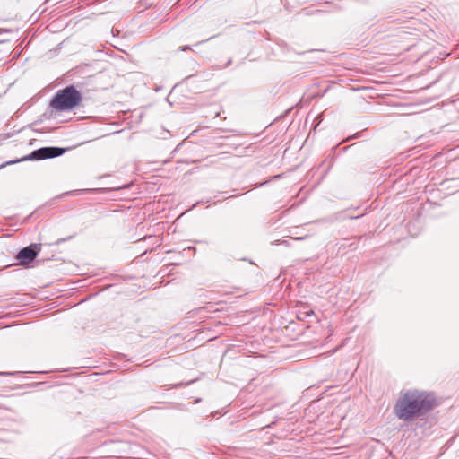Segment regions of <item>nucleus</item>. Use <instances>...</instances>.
<instances>
[{
	"label": "nucleus",
	"mask_w": 459,
	"mask_h": 459,
	"mask_svg": "<svg viewBox=\"0 0 459 459\" xmlns=\"http://www.w3.org/2000/svg\"><path fill=\"white\" fill-rule=\"evenodd\" d=\"M81 100V93L74 86H68L56 93L50 105L55 110L66 111L73 109Z\"/></svg>",
	"instance_id": "2"
},
{
	"label": "nucleus",
	"mask_w": 459,
	"mask_h": 459,
	"mask_svg": "<svg viewBox=\"0 0 459 459\" xmlns=\"http://www.w3.org/2000/svg\"><path fill=\"white\" fill-rule=\"evenodd\" d=\"M279 244H282V245L288 246V241L281 240V241H279Z\"/></svg>",
	"instance_id": "5"
},
{
	"label": "nucleus",
	"mask_w": 459,
	"mask_h": 459,
	"mask_svg": "<svg viewBox=\"0 0 459 459\" xmlns=\"http://www.w3.org/2000/svg\"><path fill=\"white\" fill-rule=\"evenodd\" d=\"M40 250V247L38 245H31L22 248L16 255V259L20 264H29L32 262Z\"/></svg>",
	"instance_id": "4"
},
{
	"label": "nucleus",
	"mask_w": 459,
	"mask_h": 459,
	"mask_svg": "<svg viewBox=\"0 0 459 459\" xmlns=\"http://www.w3.org/2000/svg\"><path fill=\"white\" fill-rule=\"evenodd\" d=\"M65 152V149L58 147H43L34 151L31 153V159L34 160H45L49 158H55L62 155Z\"/></svg>",
	"instance_id": "3"
},
{
	"label": "nucleus",
	"mask_w": 459,
	"mask_h": 459,
	"mask_svg": "<svg viewBox=\"0 0 459 459\" xmlns=\"http://www.w3.org/2000/svg\"><path fill=\"white\" fill-rule=\"evenodd\" d=\"M182 51H185L186 49H189V47L188 46H184V47H181L180 48Z\"/></svg>",
	"instance_id": "6"
},
{
	"label": "nucleus",
	"mask_w": 459,
	"mask_h": 459,
	"mask_svg": "<svg viewBox=\"0 0 459 459\" xmlns=\"http://www.w3.org/2000/svg\"><path fill=\"white\" fill-rule=\"evenodd\" d=\"M434 407L433 398L427 393L416 389L401 393L394 411L402 420H411L421 411H429Z\"/></svg>",
	"instance_id": "1"
},
{
	"label": "nucleus",
	"mask_w": 459,
	"mask_h": 459,
	"mask_svg": "<svg viewBox=\"0 0 459 459\" xmlns=\"http://www.w3.org/2000/svg\"><path fill=\"white\" fill-rule=\"evenodd\" d=\"M7 373H3V372H0V375H6Z\"/></svg>",
	"instance_id": "7"
}]
</instances>
